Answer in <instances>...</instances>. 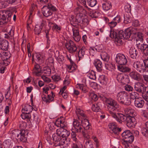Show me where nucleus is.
I'll use <instances>...</instances> for the list:
<instances>
[{
    "mask_svg": "<svg viewBox=\"0 0 148 148\" xmlns=\"http://www.w3.org/2000/svg\"><path fill=\"white\" fill-rule=\"evenodd\" d=\"M118 35L117 37L115 38L114 42L117 46H120L123 44L122 39L126 38L125 37V34L126 33V30L124 32L121 30L118 32Z\"/></svg>",
    "mask_w": 148,
    "mask_h": 148,
    "instance_id": "nucleus-10",
    "label": "nucleus"
},
{
    "mask_svg": "<svg viewBox=\"0 0 148 148\" xmlns=\"http://www.w3.org/2000/svg\"><path fill=\"white\" fill-rule=\"evenodd\" d=\"M22 110H23V112L26 111V112L30 113L32 112V107L28 104H25L24 108L22 109Z\"/></svg>",
    "mask_w": 148,
    "mask_h": 148,
    "instance_id": "nucleus-31",
    "label": "nucleus"
},
{
    "mask_svg": "<svg viewBox=\"0 0 148 148\" xmlns=\"http://www.w3.org/2000/svg\"><path fill=\"white\" fill-rule=\"evenodd\" d=\"M56 8L52 4H49L42 8V12L44 16L48 17L52 15L53 11H56Z\"/></svg>",
    "mask_w": 148,
    "mask_h": 148,
    "instance_id": "nucleus-7",
    "label": "nucleus"
},
{
    "mask_svg": "<svg viewBox=\"0 0 148 148\" xmlns=\"http://www.w3.org/2000/svg\"><path fill=\"white\" fill-rule=\"evenodd\" d=\"M141 132L143 135L146 137H148V130L146 128H143L141 130Z\"/></svg>",
    "mask_w": 148,
    "mask_h": 148,
    "instance_id": "nucleus-55",
    "label": "nucleus"
},
{
    "mask_svg": "<svg viewBox=\"0 0 148 148\" xmlns=\"http://www.w3.org/2000/svg\"><path fill=\"white\" fill-rule=\"evenodd\" d=\"M1 1L0 2V8H5L6 6L4 2H7V0H0Z\"/></svg>",
    "mask_w": 148,
    "mask_h": 148,
    "instance_id": "nucleus-59",
    "label": "nucleus"
},
{
    "mask_svg": "<svg viewBox=\"0 0 148 148\" xmlns=\"http://www.w3.org/2000/svg\"><path fill=\"white\" fill-rule=\"evenodd\" d=\"M122 143L123 145L124 146L125 148H129V143L128 142L126 141V140H124L122 141Z\"/></svg>",
    "mask_w": 148,
    "mask_h": 148,
    "instance_id": "nucleus-64",
    "label": "nucleus"
},
{
    "mask_svg": "<svg viewBox=\"0 0 148 148\" xmlns=\"http://www.w3.org/2000/svg\"><path fill=\"white\" fill-rule=\"evenodd\" d=\"M143 39H136V42L137 47L139 49L143 45Z\"/></svg>",
    "mask_w": 148,
    "mask_h": 148,
    "instance_id": "nucleus-44",
    "label": "nucleus"
},
{
    "mask_svg": "<svg viewBox=\"0 0 148 148\" xmlns=\"http://www.w3.org/2000/svg\"><path fill=\"white\" fill-rule=\"evenodd\" d=\"M42 27L43 26L42 24L41 25H36L34 29L35 34L38 35L41 33Z\"/></svg>",
    "mask_w": 148,
    "mask_h": 148,
    "instance_id": "nucleus-30",
    "label": "nucleus"
},
{
    "mask_svg": "<svg viewBox=\"0 0 148 148\" xmlns=\"http://www.w3.org/2000/svg\"><path fill=\"white\" fill-rule=\"evenodd\" d=\"M124 65H118V69L120 71L123 72H129L131 71V69Z\"/></svg>",
    "mask_w": 148,
    "mask_h": 148,
    "instance_id": "nucleus-27",
    "label": "nucleus"
},
{
    "mask_svg": "<svg viewBox=\"0 0 148 148\" xmlns=\"http://www.w3.org/2000/svg\"><path fill=\"white\" fill-rule=\"evenodd\" d=\"M134 137L133 135L132 134H130L124 140H126V142H128L129 143H132L134 141Z\"/></svg>",
    "mask_w": 148,
    "mask_h": 148,
    "instance_id": "nucleus-46",
    "label": "nucleus"
},
{
    "mask_svg": "<svg viewBox=\"0 0 148 148\" xmlns=\"http://www.w3.org/2000/svg\"><path fill=\"white\" fill-rule=\"evenodd\" d=\"M139 95L137 92H132L130 94V99H136L138 98Z\"/></svg>",
    "mask_w": 148,
    "mask_h": 148,
    "instance_id": "nucleus-49",
    "label": "nucleus"
},
{
    "mask_svg": "<svg viewBox=\"0 0 148 148\" xmlns=\"http://www.w3.org/2000/svg\"><path fill=\"white\" fill-rule=\"evenodd\" d=\"M88 76L90 79H92L95 80L96 79L95 73L93 71L89 73Z\"/></svg>",
    "mask_w": 148,
    "mask_h": 148,
    "instance_id": "nucleus-52",
    "label": "nucleus"
},
{
    "mask_svg": "<svg viewBox=\"0 0 148 148\" xmlns=\"http://www.w3.org/2000/svg\"><path fill=\"white\" fill-rule=\"evenodd\" d=\"M143 58L145 59L143 60V62L146 69L147 68H148V58L147 56L144 57Z\"/></svg>",
    "mask_w": 148,
    "mask_h": 148,
    "instance_id": "nucleus-62",
    "label": "nucleus"
},
{
    "mask_svg": "<svg viewBox=\"0 0 148 148\" xmlns=\"http://www.w3.org/2000/svg\"><path fill=\"white\" fill-rule=\"evenodd\" d=\"M57 60L60 64H62L64 61V56L62 55H59L57 58Z\"/></svg>",
    "mask_w": 148,
    "mask_h": 148,
    "instance_id": "nucleus-58",
    "label": "nucleus"
},
{
    "mask_svg": "<svg viewBox=\"0 0 148 148\" xmlns=\"http://www.w3.org/2000/svg\"><path fill=\"white\" fill-rule=\"evenodd\" d=\"M133 67L139 73H143L145 72L146 69L144 64L142 62L139 61H136L134 62L133 64Z\"/></svg>",
    "mask_w": 148,
    "mask_h": 148,
    "instance_id": "nucleus-11",
    "label": "nucleus"
},
{
    "mask_svg": "<svg viewBox=\"0 0 148 148\" xmlns=\"http://www.w3.org/2000/svg\"><path fill=\"white\" fill-rule=\"evenodd\" d=\"M145 87V86L143 84L138 82L135 84L134 88L136 91L141 94H143Z\"/></svg>",
    "mask_w": 148,
    "mask_h": 148,
    "instance_id": "nucleus-15",
    "label": "nucleus"
},
{
    "mask_svg": "<svg viewBox=\"0 0 148 148\" xmlns=\"http://www.w3.org/2000/svg\"><path fill=\"white\" fill-rule=\"evenodd\" d=\"M76 113L79 119L80 117H82L81 118H87L85 114L84 113V111L81 110L80 108H76Z\"/></svg>",
    "mask_w": 148,
    "mask_h": 148,
    "instance_id": "nucleus-25",
    "label": "nucleus"
},
{
    "mask_svg": "<svg viewBox=\"0 0 148 148\" xmlns=\"http://www.w3.org/2000/svg\"><path fill=\"white\" fill-rule=\"evenodd\" d=\"M12 13L10 11L3 12L0 11V25H3L4 23L10 21Z\"/></svg>",
    "mask_w": 148,
    "mask_h": 148,
    "instance_id": "nucleus-5",
    "label": "nucleus"
},
{
    "mask_svg": "<svg viewBox=\"0 0 148 148\" xmlns=\"http://www.w3.org/2000/svg\"><path fill=\"white\" fill-rule=\"evenodd\" d=\"M129 53L130 57L133 59L138 58L139 54V51L134 47H131L129 50Z\"/></svg>",
    "mask_w": 148,
    "mask_h": 148,
    "instance_id": "nucleus-13",
    "label": "nucleus"
},
{
    "mask_svg": "<svg viewBox=\"0 0 148 148\" xmlns=\"http://www.w3.org/2000/svg\"><path fill=\"white\" fill-rule=\"evenodd\" d=\"M41 68L38 64H36L34 69L33 73L37 76H39L41 75Z\"/></svg>",
    "mask_w": 148,
    "mask_h": 148,
    "instance_id": "nucleus-22",
    "label": "nucleus"
},
{
    "mask_svg": "<svg viewBox=\"0 0 148 148\" xmlns=\"http://www.w3.org/2000/svg\"><path fill=\"white\" fill-rule=\"evenodd\" d=\"M60 127L62 128L66 127L67 125V122L64 119H63L60 120Z\"/></svg>",
    "mask_w": 148,
    "mask_h": 148,
    "instance_id": "nucleus-53",
    "label": "nucleus"
},
{
    "mask_svg": "<svg viewBox=\"0 0 148 148\" xmlns=\"http://www.w3.org/2000/svg\"><path fill=\"white\" fill-rule=\"evenodd\" d=\"M74 11L75 14L78 15L81 18L83 17L84 14L86 12L85 10L82 6H79Z\"/></svg>",
    "mask_w": 148,
    "mask_h": 148,
    "instance_id": "nucleus-20",
    "label": "nucleus"
},
{
    "mask_svg": "<svg viewBox=\"0 0 148 148\" xmlns=\"http://www.w3.org/2000/svg\"><path fill=\"white\" fill-rule=\"evenodd\" d=\"M52 95L51 96L50 95H48L47 97L48 98V103H49L50 102L53 101L54 99V97L55 96V95L53 94V92L51 91V92Z\"/></svg>",
    "mask_w": 148,
    "mask_h": 148,
    "instance_id": "nucleus-54",
    "label": "nucleus"
},
{
    "mask_svg": "<svg viewBox=\"0 0 148 148\" xmlns=\"http://www.w3.org/2000/svg\"><path fill=\"white\" fill-rule=\"evenodd\" d=\"M103 76V79H102V80L103 82H102V85L103 84L105 86H106L108 80V78L107 76L105 75Z\"/></svg>",
    "mask_w": 148,
    "mask_h": 148,
    "instance_id": "nucleus-61",
    "label": "nucleus"
},
{
    "mask_svg": "<svg viewBox=\"0 0 148 148\" xmlns=\"http://www.w3.org/2000/svg\"><path fill=\"white\" fill-rule=\"evenodd\" d=\"M36 61L38 62V63L41 64L42 62L43 57L39 53H36L35 55Z\"/></svg>",
    "mask_w": 148,
    "mask_h": 148,
    "instance_id": "nucleus-33",
    "label": "nucleus"
},
{
    "mask_svg": "<svg viewBox=\"0 0 148 148\" xmlns=\"http://www.w3.org/2000/svg\"><path fill=\"white\" fill-rule=\"evenodd\" d=\"M116 78L119 82H121V83H124V76L122 73L118 74Z\"/></svg>",
    "mask_w": 148,
    "mask_h": 148,
    "instance_id": "nucleus-47",
    "label": "nucleus"
},
{
    "mask_svg": "<svg viewBox=\"0 0 148 148\" xmlns=\"http://www.w3.org/2000/svg\"><path fill=\"white\" fill-rule=\"evenodd\" d=\"M132 133L129 130H126L124 131L121 134L122 136L123 140H125L130 134H132Z\"/></svg>",
    "mask_w": 148,
    "mask_h": 148,
    "instance_id": "nucleus-39",
    "label": "nucleus"
},
{
    "mask_svg": "<svg viewBox=\"0 0 148 148\" xmlns=\"http://www.w3.org/2000/svg\"><path fill=\"white\" fill-rule=\"evenodd\" d=\"M88 5L91 7L94 6L97 3L96 0H87Z\"/></svg>",
    "mask_w": 148,
    "mask_h": 148,
    "instance_id": "nucleus-50",
    "label": "nucleus"
},
{
    "mask_svg": "<svg viewBox=\"0 0 148 148\" xmlns=\"http://www.w3.org/2000/svg\"><path fill=\"white\" fill-rule=\"evenodd\" d=\"M108 127L110 132L115 134L118 135L121 130V128L118 127L117 124L115 122L110 123Z\"/></svg>",
    "mask_w": 148,
    "mask_h": 148,
    "instance_id": "nucleus-8",
    "label": "nucleus"
},
{
    "mask_svg": "<svg viewBox=\"0 0 148 148\" xmlns=\"http://www.w3.org/2000/svg\"><path fill=\"white\" fill-rule=\"evenodd\" d=\"M89 96L90 98L94 101H97L98 99L97 95L93 92L90 93Z\"/></svg>",
    "mask_w": 148,
    "mask_h": 148,
    "instance_id": "nucleus-41",
    "label": "nucleus"
},
{
    "mask_svg": "<svg viewBox=\"0 0 148 148\" xmlns=\"http://www.w3.org/2000/svg\"><path fill=\"white\" fill-rule=\"evenodd\" d=\"M102 100L109 105L108 108L110 114L114 116L113 113L117 112L119 110V105L114 99L110 98L108 99L105 96H102Z\"/></svg>",
    "mask_w": 148,
    "mask_h": 148,
    "instance_id": "nucleus-2",
    "label": "nucleus"
},
{
    "mask_svg": "<svg viewBox=\"0 0 148 148\" xmlns=\"http://www.w3.org/2000/svg\"><path fill=\"white\" fill-rule=\"evenodd\" d=\"M65 47L69 52L71 53H74L77 49L76 45L71 40L66 43Z\"/></svg>",
    "mask_w": 148,
    "mask_h": 148,
    "instance_id": "nucleus-9",
    "label": "nucleus"
},
{
    "mask_svg": "<svg viewBox=\"0 0 148 148\" xmlns=\"http://www.w3.org/2000/svg\"><path fill=\"white\" fill-rule=\"evenodd\" d=\"M144 101L141 99L138 98L135 100V105L136 107L138 108H142L144 106Z\"/></svg>",
    "mask_w": 148,
    "mask_h": 148,
    "instance_id": "nucleus-24",
    "label": "nucleus"
},
{
    "mask_svg": "<svg viewBox=\"0 0 148 148\" xmlns=\"http://www.w3.org/2000/svg\"><path fill=\"white\" fill-rule=\"evenodd\" d=\"M114 116H113L112 114L110 115L113 118L115 119L117 121L121 123L122 122L126 121L127 117V116L123 115L122 114H118L117 112H116L115 113H113Z\"/></svg>",
    "mask_w": 148,
    "mask_h": 148,
    "instance_id": "nucleus-14",
    "label": "nucleus"
},
{
    "mask_svg": "<svg viewBox=\"0 0 148 148\" xmlns=\"http://www.w3.org/2000/svg\"><path fill=\"white\" fill-rule=\"evenodd\" d=\"M116 99L121 103L125 105H129L131 103L127 93L125 91L119 92L116 95Z\"/></svg>",
    "mask_w": 148,
    "mask_h": 148,
    "instance_id": "nucleus-4",
    "label": "nucleus"
},
{
    "mask_svg": "<svg viewBox=\"0 0 148 148\" xmlns=\"http://www.w3.org/2000/svg\"><path fill=\"white\" fill-rule=\"evenodd\" d=\"M83 145L85 148H94L92 142L89 140L84 139Z\"/></svg>",
    "mask_w": 148,
    "mask_h": 148,
    "instance_id": "nucleus-23",
    "label": "nucleus"
},
{
    "mask_svg": "<svg viewBox=\"0 0 148 148\" xmlns=\"http://www.w3.org/2000/svg\"><path fill=\"white\" fill-rule=\"evenodd\" d=\"M73 125L74 128L79 126H81V125H82L80 122L77 120H75L73 121Z\"/></svg>",
    "mask_w": 148,
    "mask_h": 148,
    "instance_id": "nucleus-57",
    "label": "nucleus"
},
{
    "mask_svg": "<svg viewBox=\"0 0 148 148\" xmlns=\"http://www.w3.org/2000/svg\"><path fill=\"white\" fill-rule=\"evenodd\" d=\"M75 131L77 132H81L82 133V131H84L83 127L82 125L81 126H79L74 128Z\"/></svg>",
    "mask_w": 148,
    "mask_h": 148,
    "instance_id": "nucleus-60",
    "label": "nucleus"
},
{
    "mask_svg": "<svg viewBox=\"0 0 148 148\" xmlns=\"http://www.w3.org/2000/svg\"><path fill=\"white\" fill-rule=\"evenodd\" d=\"M127 126L131 128L134 127L135 124V119L134 117H131L130 116H128L126 121Z\"/></svg>",
    "mask_w": 148,
    "mask_h": 148,
    "instance_id": "nucleus-18",
    "label": "nucleus"
},
{
    "mask_svg": "<svg viewBox=\"0 0 148 148\" xmlns=\"http://www.w3.org/2000/svg\"><path fill=\"white\" fill-rule=\"evenodd\" d=\"M43 72L46 74L47 75H49L51 74V70L48 67H46L44 68Z\"/></svg>",
    "mask_w": 148,
    "mask_h": 148,
    "instance_id": "nucleus-51",
    "label": "nucleus"
},
{
    "mask_svg": "<svg viewBox=\"0 0 148 148\" xmlns=\"http://www.w3.org/2000/svg\"><path fill=\"white\" fill-rule=\"evenodd\" d=\"M102 63L99 60L97 61L95 64L97 70L98 71L101 72L102 71Z\"/></svg>",
    "mask_w": 148,
    "mask_h": 148,
    "instance_id": "nucleus-35",
    "label": "nucleus"
},
{
    "mask_svg": "<svg viewBox=\"0 0 148 148\" xmlns=\"http://www.w3.org/2000/svg\"><path fill=\"white\" fill-rule=\"evenodd\" d=\"M52 138L53 141L58 142L61 140V137L58 134V131L56 130V133L52 135Z\"/></svg>",
    "mask_w": 148,
    "mask_h": 148,
    "instance_id": "nucleus-32",
    "label": "nucleus"
},
{
    "mask_svg": "<svg viewBox=\"0 0 148 148\" xmlns=\"http://www.w3.org/2000/svg\"><path fill=\"white\" fill-rule=\"evenodd\" d=\"M70 20L71 24L74 27H77L79 23H81L82 18L80 17L78 15H77L75 18L72 16Z\"/></svg>",
    "mask_w": 148,
    "mask_h": 148,
    "instance_id": "nucleus-16",
    "label": "nucleus"
},
{
    "mask_svg": "<svg viewBox=\"0 0 148 148\" xmlns=\"http://www.w3.org/2000/svg\"><path fill=\"white\" fill-rule=\"evenodd\" d=\"M125 37L129 40L143 39L144 35L139 32L136 28H128L126 29Z\"/></svg>",
    "mask_w": 148,
    "mask_h": 148,
    "instance_id": "nucleus-1",
    "label": "nucleus"
},
{
    "mask_svg": "<svg viewBox=\"0 0 148 148\" xmlns=\"http://www.w3.org/2000/svg\"><path fill=\"white\" fill-rule=\"evenodd\" d=\"M100 105H101L100 103L93 105L92 107V110L95 112H99L100 108Z\"/></svg>",
    "mask_w": 148,
    "mask_h": 148,
    "instance_id": "nucleus-43",
    "label": "nucleus"
},
{
    "mask_svg": "<svg viewBox=\"0 0 148 148\" xmlns=\"http://www.w3.org/2000/svg\"><path fill=\"white\" fill-rule=\"evenodd\" d=\"M144 90V93H146V94L145 95H143V97L144 99L148 102V86H145Z\"/></svg>",
    "mask_w": 148,
    "mask_h": 148,
    "instance_id": "nucleus-48",
    "label": "nucleus"
},
{
    "mask_svg": "<svg viewBox=\"0 0 148 148\" xmlns=\"http://www.w3.org/2000/svg\"><path fill=\"white\" fill-rule=\"evenodd\" d=\"M129 76L133 79L139 81L141 79L140 74L136 71H132L129 74Z\"/></svg>",
    "mask_w": 148,
    "mask_h": 148,
    "instance_id": "nucleus-19",
    "label": "nucleus"
},
{
    "mask_svg": "<svg viewBox=\"0 0 148 148\" xmlns=\"http://www.w3.org/2000/svg\"><path fill=\"white\" fill-rule=\"evenodd\" d=\"M86 118H84L81 120V122L82 124V125L84 128L86 126H88L89 124L88 121L86 119Z\"/></svg>",
    "mask_w": 148,
    "mask_h": 148,
    "instance_id": "nucleus-45",
    "label": "nucleus"
},
{
    "mask_svg": "<svg viewBox=\"0 0 148 148\" xmlns=\"http://www.w3.org/2000/svg\"><path fill=\"white\" fill-rule=\"evenodd\" d=\"M11 54L10 52L8 51H3L0 53V57L2 61H0L1 64L7 66L10 63V58L11 57Z\"/></svg>",
    "mask_w": 148,
    "mask_h": 148,
    "instance_id": "nucleus-6",
    "label": "nucleus"
},
{
    "mask_svg": "<svg viewBox=\"0 0 148 148\" xmlns=\"http://www.w3.org/2000/svg\"><path fill=\"white\" fill-rule=\"evenodd\" d=\"M85 48L84 47H82L79 49L78 52V56L79 58V60L82 59L85 53Z\"/></svg>",
    "mask_w": 148,
    "mask_h": 148,
    "instance_id": "nucleus-28",
    "label": "nucleus"
},
{
    "mask_svg": "<svg viewBox=\"0 0 148 148\" xmlns=\"http://www.w3.org/2000/svg\"><path fill=\"white\" fill-rule=\"evenodd\" d=\"M109 58L110 56L107 53L105 52H102V60L104 61L108 62L109 60Z\"/></svg>",
    "mask_w": 148,
    "mask_h": 148,
    "instance_id": "nucleus-42",
    "label": "nucleus"
},
{
    "mask_svg": "<svg viewBox=\"0 0 148 148\" xmlns=\"http://www.w3.org/2000/svg\"><path fill=\"white\" fill-rule=\"evenodd\" d=\"M124 22L126 24L130 23L132 20L129 14H126L125 15H124Z\"/></svg>",
    "mask_w": 148,
    "mask_h": 148,
    "instance_id": "nucleus-40",
    "label": "nucleus"
},
{
    "mask_svg": "<svg viewBox=\"0 0 148 148\" xmlns=\"http://www.w3.org/2000/svg\"><path fill=\"white\" fill-rule=\"evenodd\" d=\"M23 110H22V114L21 115L22 118L23 119H29L31 117V116L29 113L23 112Z\"/></svg>",
    "mask_w": 148,
    "mask_h": 148,
    "instance_id": "nucleus-36",
    "label": "nucleus"
},
{
    "mask_svg": "<svg viewBox=\"0 0 148 148\" xmlns=\"http://www.w3.org/2000/svg\"><path fill=\"white\" fill-rule=\"evenodd\" d=\"M117 31H114V30L111 29L110 31V36L112 38H115L118 37V34H117Z\"/></svg>",
    "mask_w": 148,
    "mask_h": 148,
    "instance_id": "nucleus-38",
    "label": "nucleus"
},
{
    "mask_svg": "<svg viewBox=\"0 0 148 148\" xmlns=\"http://www.w3.org/2000/svg\"><path fill=\"white\" fill-rule=\"evenodd\" d=\"M111 3L109 2H106L102 4V8L105 10H108L111 8Z\"/></svg>",
    "mask_w": 148,
    "mask_h": 148,
    "instance_id": "nucleus-37",
    "label": "nucleus"
},
{
    "mask_svg": "<svg viewBox=\"0 0 148 148\" xmlns=\"http://www.w3.org/2000/svg\"><path fill=\"white\" fill-rule=\"evenodd\" d=\"M58 134L60 135L62 138H64L66 140L70 134V132L65 129L60 128L57 130Z\"/></svg>",
    "mask_w": 148,
    "mask_h": 148,
    "instance_id": "nucleus-17",
    "label": "nucleus"
},
{
    "mask_svg": "<svg viewBox=\"0 0 148 148\" xmlns=\"http://www.w3.org/2000/svg\"><path fill=\"white\" fill-rule=\"evenodd\" d=\"M3 145L5 148H11L12 146L11 140L8 139L4 141Z\"/></svg>",
    "mask_w": 148,
    "mask_h": 148,
    "instance_id": "nucleus-34",
    "label": "nucleus"
},
{
    "mask_svg": "<svg viewBox=\"0 0 148 148\" xmlns=\"http://www.w3.org/2000/svg\"><path fill=\"white\" fill-rule=\"evenodd\" d=\"M9 43L7 40H3L1 42L0 44V47L1 49L5 51L8 49Z\"/></svg>",
    "mask_w": 148,
    "mask_h": 148,
    "instance_id": "nucleus-26",
    "label": "nucleus"
},
{
    "mask_svg": "<svg viewBox=\"0 0 148 148\" xmlns=\"http://www.w3.org/2000/svg\"><path fill=\"white\" fill-rule=\"evenodd\" d=\"M82 134L84 138V139L89 140L90 138V136L87 134L86 130H84V131H82Z\"/></svg>",
    "mask_w": 148,
    "mask_h": 148,
    "instance_id": "nucleus-56",
    "label": "nucleus"
},
{
    "mask_svg": "<svg viewBox=\"0 0 148 148\" xmlns=\"http://www.w3.org/2000/svg\"><path fill=\"white\" fill-rule=\"evenodd\" d=\"M28 133L26 131L23 130L21 132L18 130H14L11 133L12 137L16 139L18 142H26L27 140L26 135Z\"/></svg>",
    "mask_w": 148,
    "mask_h": 148,
    "instance_id": "nucleus-3",
    "label": "nucleus"
},
{
    "mask_svg": "<svg viewBox=\"0 0 148 148\" xmlns=\"http://www.w3.org/2000/svg\"><path fill=\"white\" fill-rule=\"evenodd\" d=\"M143 51L144 53L142 57L143 58L144 57L148 56V45L147 44H143L142 46L139 49Z\"/></svg>",
    "mask_w": 148,
    "mask_h": 148,
    "instance_id": "nucleus-21",
    "label": "nucleus"
},
{
    "mask_svg": "<svg viewBox=\"0 0 148 148\" xmlns=\"http://www.w3.org/2000/svg\"><path fill=\"white\" fill-rule=\"evenodd\" d=\"M52 79L55 82H57L60 79V76L58 75H54L51 77Z\"/></svg>",
    "mask_w": 148,
    "mask_h": 148,
    "instance_id": "nucleus-63",
    "label": "nucleus"
},
{
    "mask_svg": "<svg viewBox=\"0 0 148 148\" xmlns=\"http://www.w3.org/2000/svg\"><path fill=\"white\" fill-rule=\"evenodd\" d=\"M115 61L118 65H125L127 62L126 57L123 54H118L115 58Z\"/></svg>",
    "mask_w": 148,
    "mask_h": 148,
    "instance_id": "nucleus-12",
    "label": "nucleus"
},
{
    "mask_svg": "<svg viewBox=\"0 0 148 148\" xmlns=\"http://www.w3.org/2000/svg\"><path fill=\"white\" fill-rule=\"evenodd\" d=\"M125 113L127 115V116H130L131 117H134L133 114L134 113V110L133 109L127 108L125 109Z\"/></svg>",
    "mask_w": 148,
    "mask_h": 148,
    "instance_id": "nucleus-29",
    "label": "nucleus"
}]
</instances>
